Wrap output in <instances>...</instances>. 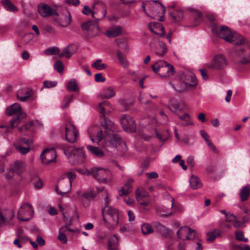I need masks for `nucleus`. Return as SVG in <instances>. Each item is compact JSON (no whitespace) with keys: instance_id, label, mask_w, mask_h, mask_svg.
<instances>
[{"instance_id":"nucleus-55","label":"nucleus","mask_w":250,"mask_h":250,"mask_svg":"<svg viewBox=\"0 0 250 250\" xmlns=\"http://www.w3.org/2000/svg\"><path fill=\"white\" fill-rule=\"evenodd\" d=\"M44 52L46 55H48L58 54L59 53V49L58 47L54 46L47 49Z\"/></svg>"},{"instance_id":"nucleus-59","label":"nucleus","mask_w":250,"mask_h":250,"mask_svg":"<svg viewBox=\"0 0 250 250\" xmlns=\"http://www.w3.org/2000/svg\"><path fill=\"white\" fill-rule=\"evenodd\" d=\"M77 171L83 175H92V168H91L89 169H77Z\"/></svg>"},{"instance_id":"nucleus-41","label":"nucleus","mask_w":250,"mask_h":250,"mask_svg":"<svg viewBox=\"0 0 250 250\" xmlns=\"http://www.w3.org/2000/svg\"><path fill=\"white\" fill-rule=\"evenodd\" d=\"M67 178L69 179V183L67 184L68 190L71 191L72 181L76 178V174L73 170H71L66 173Z\"/></svg>"},{"instance_id":"nucleus-37","label":"nucleus","mask_w":250,"mask_h":250,"mask_svg":"<svg viewBox=\"0 0 250 250\" xmlns=\"http://www.w3.org/2000/svg\"><path fill=\"white\" fill-rule=\"evenodd\" d=\"M171 20L175 22L181 21L183 19V11L182 10H177L174 13L170 14Z\"/></svg>"},{"instance_id":"nucleus-44","label":"nucleus","mask_w":250,"mask_h":250,"mask_svg":"<svg viewBox=\"0 0 250 250\" xmlns=\"http://www.w3.org/2000/svg\"><path fill=\"white\" fill-rule=\"evenodd\" d=\"M101 59H98L92 64V67L98 70H102L107 68V65L104 63L102 62Z\"/></svg>"},{"instance_id":"nucleus-3","label":"nucleus","mask_w":250,"mask_h":250,"mask_svg":"<svg viewBox=\"0 0 250 250\" xmlns=\"http://www.w3.org/2000/svg\"><path fill=\"white\" fill-rule=\"evenodd\" d=\"M6 114L8 116L17 115V117H13L10 121V126L12 128L16 127L21 122V120L25 118L27 116L26 113L22 111L21 105L17 103L7 108Z\"/></svg>"},{"instance_id":"nucleus-17","label":"nucleus","mask_w":250,"mask_h":250,"mask_svg":"<svg viewBox=\"0 0 250 250\" xmlns=\"http://www.w3.org/2000/svg\"><path fill=\"white\" fill-rule=\"evenodd\" d=\"M56 17L54 21L56 22L58 26L61 28H63L69 25L72 21L71 16L70 13H68L66 15H59L57 13L55 14Z\"/></svg>"},{"instance_id":"nucleus-38","label":"nucleus","mask_w":250,"mask_h":250,"mask_svg":"<svg viewBox=\"0 0 250 250\" xmlns=\"http://www.w3.org/2000/svg\"><path fill=\"white\" fill-rule=\"evenodd\" d=\"M250 194V188L249 186H245L243 187L240 193V196L241 198V200L242 201H245L249 197Z\"/></svg>"},{"instance_id":"nucleus-8","label":"nucleus","mask_w":250,"mask_h":250,"mask_svg":"<svg viewBox=\"0 0 250 250\" xmlns=\"http://www.w3.org/2000/svg\"><path fill=\"white\" fill-rule=\"evenodd\" d=\"M104 212V219L105 222L115 225L118 224L119 220V213L117 209L110 206H105Z\"/></svg>"},{"instance_id":"nucleus-35","label":"nucleus","mask_w":250,"mask_h":250,"mask_svg":"<svg viewBox=\"0 0 250 250\" xmlns=\"http://www.w3.org/2000/svg\"><path fill=\"white\" fill-rule=\"evenodd\" d=\"M167 50L166 44L163 42L157 40V56L163 57Z\"/></svg>"},{"instance_id":"nucleus-39","label":"nucleus","mask_w":250,"mask_h":250,"mask_svg":"<svg viewBox=\"0 0 250 250\" xmlns=\"http://www.w3.org/2000/svg\"><path fill=\"white\" fill-rule=\"evenodd\" d=\"M170 233V230L167 229L165 226L157 224V234H160L163 237H167Z\"/></svg>"},{"instance_id":"nucleus-52","label":"nucleus","mask_w":250,"mask_h":250,"mask_svg":"<svg viewBox=\"0 0 250 250\" xmlns=\"http://www.w3.org/2000/svg\"><path fill=\"white\" fill-rule=\"evenodd\" d=\"M9 132V127L7 125H0V135L6 138Z\"/></svg>"},{"instance_id":"nucleus-47","label":"nucleus","mask_w":250,"mask_h":250,"mask_svg":"<svg viewBox=\"0 0 250 250\" xmlns=\"http://www.w3.org/2000/svg\"><path fill=\"white\" fill-rule=\"evenodd\" d=\"M73 99V96L72 95L69 97H65L62 101L60 107L62 109L67 108L69 104L72 102Z\"/></svg>"},{"instance_id":"nucleus-51","label":"nucleus","mask_w":250,"mask_h":250,"mask_svg":"<svg viewBox=\"0 0 250 250\" xmlns=\"http://www.w3.org/2000/svg\"><path fill=\"white\" fill-rule=\"evenodd\" d=\"M63 67L62 62L60 61H56L54 64V69L61 74L63 73Z\"/></svg>"},{"instance_id":"nucleus-53","label":"nucleus","mask_w":250,"mask_h":250,"mask_svg":"<svg viewBox=\"0 0 250 250\" xmlns=\"http://www.w3.org/2000/svg\"><path fill=\"white\" fill-rule=\"evenodd\" d=\"M108 104H109V103L107 102L104 101V102L101 103L99 104V106H98V109H97L99 112L101 114L104 115V113H105V107L106 106H108Z\"/></svg>"},{"instance_id":"nucleus-19","label":"nucleus","mask_w":250,"mask_h":250,"mask_svg":"<svg viewBox=\"0 0 250 250\" xmlns=\"http://www.w3.org/2000/svg\"><path fill=\"white\" fill-rule=\"evenodd\" d=\"M156 0H150L143 3L142 8L145 13L149 17L155 19L156 16Z\"/></svg>"},{"instance_id":"nucleus-29","label":"nucleus","mask_w":250,"mask_h":250,"mask_svg":"<svg viewBox=\"0 0 250 250\" xmlns=\"http://www.w3.org/2000/svg\"><path fill=\"white\" fill-rule=\"evenodd\" d=\"M87 149L90 153L96 157H102L104 155V151L98 147L87 145Z\"/></svg>"},{"instance_id":"nucleus-2","label":"nucleus","mask_w":250,"mask_h":250,"mask_svg":"<svg viewBox=\"0 0 250 250\" xmlns=\"http://www.w3.org/2000/svg\"><path fill=\"white\" fill-rule=\"evenodd\" d=\"M212 32L225 41L235 45H241L245 42V39L238 33L233 32L226 26H222L220 30L215 25L212 29Z\"/></svg>"},{"instance_id":"nucleus-45","label":"nucleus","mask_w":250,"mask_h":250,"mask_svg":"<svg viewBox=\"0 0 250 250\" xmlns=\"http://www.w3.org/2000/svg\"><path fill=\"white\" fill-rule=\"evenodd\" d=\"M179 118L181 120L185 122L182 124L183 126H188L193 124L190 115L188 113H185L183 115L180 116Z\"/></svg>"},{"instance_id":"nucleus-13","label":"nucleus","mask_w":250,"mask_h":250,"mask_svg":"<svg viewBox=\"0 0 250 250\" xmlns=\"http://www.w3.org/2000/svg\"><path fill=\"white\" fill-rule=\"evenodd\" d=\"M82 28L90 37L97 36L99 31L98 22L96 21H87L82 25Z\"/></svg>"},{"instance_id":"nucleus-10","label":"nucleus","mask_w":250,"mask_h":250,"mask_svg":"<svg viewBox=\"0 0 250 250\" xmlns=\"http://www.w3.org/2000/svg\"><path fill=\"white\" fill-rule=\"evenodd\" d=\"M173 66L164 61L157 62V75L161 77L166 78L173 74Z\"/></svg>"},{"instance_id":"nucleus-23","label":"nucleus","mask_w":250,"mask_h":250,"mask_svg":"<svg viewBox=\"0 0 250 250\" xmlns=\"http://www.w3.org/2000/svg\"><path fill=\"white\" fill-rule=\"evenodd\" d=\"M181 79L187 87H194L197 84V80L195 75L191 73L181 76Z\"/></svg>"},{"instance_id":"nucleus-7","label":"nucleus","mask_w":250,"mask_h":250,"mask_svg":"<svg viewBox=\"0 0 250 250\" xmlns=\"http://www.w3.org/2000/svg\"><path fill=\"white\" fill-rule=\"evenodd\" d=\"M34 209L32 205L24 203L21 206L18 211V219L21 221H28L33 215Z\"/></svg>"},{"instance_id":"nucleus-48","label":"nucleus","mask_w":250,"mask_h":250,"mask_svg":"<svg viewBox=\"0 0 250 250\" xmlns=\"http://www.w3.org/2000/svg\"><path fill=\"white\" fill-rule=\"evenodd\" d=\"M240 62L243 64H247L250 62V48L245 50L244 57L242 60L240 61Z\"/></svg>"},{"instance_id":"nucleus-33","label":"nucleus","mask_w":250,"mask_h":250,"mask_svg":"<svg viewBox=\"0 0 250 250\" xmlns=\"http://www.w3.org/2000/svg\"><path fill=\"white\" fill-rule=\"evenodd\" d=\"M117 56L122 67L125 69H127L129 67V62L125 55L120 50H118Z\"/></svg>"},{"instance_id":"nucleus-63","label":"nucleus","mask_w":250,"mask_h":250,"mask_svg":"<svg viewBox=\"0 0 250 250\" xmlns=\"http://www.w3.org/2000/svg\"><path fill=\"white\" fill-rule=\"evenodd\" d=\"M106 237V233L104 231L100 230L97 233V237L100 239L103 240Z\"/></svg>"},{"instance_id":"nucleus-14","label":"nucleus","mask_w":250,"mask_h":250,"mask_svg":"<svg viewBox=\"0 0 250 250\" xmlns=\"http://www.w3.org/2000/svg\"><path fill=\"white\" fill-rule=\"evenodd\" d=\"M121 123L124 130L128 132H135L136 125L135 120L128 115H123L120 119Z\"/></svg>"},{"instance_id":"nucleus-42","label":"nucleus","mask_w":250,"mask_h":250,"mask_svg":"<svg viewBox=\"0 0 250 250\" xmlns=\"http://www.w3.org/2000/svg\"><path fill=\"white\" fill-rule=\"evenodd\" d=\"M169 137V133L167 130L163 132H157V139L161 143V146Z\"/></svg>"},{"instance_id":"nucleus-34","label":"nucleus","mask_w":250,"mask_h":250,"mask_svg":"<svg viewBox=\"0 0 250 250\" xmlns=\"http://www.w3.org/2000/svg\"><path fill=\"white\" fill-rule=\"evenodd\" d=\"M189 182L191 188L193 189L199 188L202 186V184L199 178L194 175L191 176Z\"/></svg>"},{"instance_id":"nucleus-50","label":"nucleus","mask_w":250,"mask_h":250,"mask_svg":"<svg viewBox=\"0 0 250 250\" xmlns=\"http://www.w3.org/2000/svg\"><path fill=\"white\" fill-rule=\"evenodd\" d=\"M141 230L144 235H147L153 232L151 226L148 224H144L141 226Z\"/></svg>"},{"instance_id":"nucleus-22","label":"nucleus","mask_w":250,"mask_h":250,"mask_svg":"<svg viewBox=\"0 0 250 250\" xmlns=\"http://www.w3.org/2000/svg\"><path fill=\"white\" fill-rule=\"evenodd\" d=\"M14 216L12 210L4 209L0 211V226H3L9 223Z\"/></svg>"},{"instance_id":"nucleus-20","label":"nucleus","mask_w":250,"mask_h":250,"mask_svg":"<svg viewBox=\"0 0 250 250\" xmlns=\"http://www.w3.org/2000/svg\"><path fill=\"white\" fill-rule=\"evenodd\" d=\"M26 167V163L21 160H17L11 164L9 168V171L12 173L15 172L18 175L21 176L24 172V169Z\"/></svg>"},{"instance_id":"nucleus-21","label":"nucleus","mask_w":250,"mask_h":250,"mask_svg":"<svg viewBox=\"0 0 250 250\" xmlns=\"http://www.w3.org/2000/svg\"><path fill=\"white\" fill-rule=\"evenodd\" d=\"M38 11L39 14L42 17H46L51 15L57 14L55 9L52 8L47 4H41L38 6Z\"/></svg>"},{"instance_id":"nucleus-6","label":"nucleus","mask_w":250,"mask_h":250,"mask_svg":"<svg viewBox=\"0 0 250 250\" xmlns=\"http://www.w3.org/2000/svg\"><path fill=\"white\" fill-rule=\"evenodd\" d=\"M64 153L67 157L70 162L74 164H79L83 163L85 159L83 148L74 147L71 151L64 150Z\"/></svg>"},{"instance_id":"nucleus-25","label":"nucleus","mask_w":250,"mask_h":250,"mask_svg":"<svg viewBox=\"0 0 250 250\" xmlns=\"http://www.w3.org/2000/svg\"><path fill=\"white\" fill-rule=\"evenodd\" d=\"M83 13L84 15H89L91 14L92 17L96 18L98 20H101L104 18L106 15V12L104 10H102L101 11L102 14L101 16L99 15V13L94 10H91L88 6H84L83 10Z\"/></svg>"},{"instance_id":"nucleus-12","label":"nucleus","mask_w":250,"mask_h":250,"mask_svg":"<svg viewBox=\"0 0 250 250\" xmlns=\"http://www.w3.org/2000/svg\"><path fill=\"white\" fill-rule=\"evenodd\" d=\"M56 152L54 148H46L40 154L42 163L45 165L56 162Z\"/></svg>"},{"instance_id":"nucleus-31","label":"nucleus","mask_w":250,"mask_h":250,"mask_svg":"<svg viewBox=\"0 0 250 250\" xmlns=\"http://www.w3.org/2000/svg\"><path fill=\"white\" fill-rule=\"evenodd\" d=\"M102 94L103 96L105 99L112 98L116 95L115 89L113 86H108L103 90Z\"/></svg>"},{"instance_id":"nucleus-32","label":"nucleus","mask_w":250,"mask_h":250,"mask_svg":"<svg viewBox=\"0 0 250 250\" xmlns=\"http://www.w3.org/2000/svg\"><path fill=\"white\" fill-rule=\"evenodd\" d=\"M182 104V103H178L174 98H172L169 101V108L173 112L181 111L183 109Z\"/></svg>"},{"instance_id":"nucleus-18","label":"nucleus","mask_w":250,"mask_h":250,"mask_svg":"<svg viewBox=\"0 0 250 250\" xmlns=\"http://www.w3.org/2000/svg\"><path fill=\"white\" fill-rule=\"evenodd\" d=\"M65 129L66 140L70 143H74L77 140L78 135V132L75 126L72 123H69L66 125Z\"/></svg>"},{"instance_id":"nucleus-16","label":"nucleus","mask_w":250,"mask_h":250,"mask_svg":"<svg viewBox=\"0 0 250 250\" xmlns=\"http://www.w3.org/2000/svg\"><path fill=\"white\" fill-rule=\"evenodd\" d=\"M176 233L179 239L189 240L195 238V231L186 226L181 227Z\"/></svg>"},{"instance_id":"nucleus-4","label":"nucleus","mask_w":250,"mask_h":250,"mask_svg":"<svg viewBox=\"0 0 250 250\" xmlns=\"http://www.w3.org/2000/svg\"><path fill=\"white\" fill-rule=\"evenodd\" d=\"M174 199L167 192L164 195L163 204L157 208V214L163 217H168L173 213L172 208L174 207Z\"/></svg>"},{"instance_id":"nucleus-58","label":"nucleus","mask_w":250,"mask_h":250,"mask_svg":"<svg viewBox=\"0 0 250 250\" xmlns=\"http://www.w3.org/2000/svg\"><path fill=\"white\" fill-rule=\"evenodd\" d=\"M192 13L193 16L194 17L195 21H196V23H198L199 21L202 16L201 13L198 10L193 9L192 11Z\"/></svg>"},{"instance_id":"nucleus-49","label":"nucleus","mask_w":250,"mask_h":250,"mask_svg":"<svg viewBox=\"0 0 250 250\" xmlns=\"http://www.w3.org/2000/svg\"><path fill=\"white\" fill-rule=\"evenodd\" d=\"M59 234L58 235V239L63 244H66L67 242V238L65 234L63 228H61L59 231Z\"/></svg>"},{"instance_id":"nucleus-62","label":"nucleus","mask_w":250,"mask_h":250,"mask_svg":"<svg viewBox=\"0 0 250 250\" xmlns=\"http://www.w3.org/2000/svg\"><path fill=\"white\" fill-rule=\"evenodd\" d=\"M95 80L96 82H104L105 79L101 73H97L95 75Z\"/></svg>"},{"instance_id":"nucleus-5","label":"nucleus","mask_w":250,"mask_h":250,"mask_svg":"<svg viewBox=\"0 0 250 250\" xmlns=\"http://www.w3.org/2000/svg\"><path fill=\"white\" fill-rule=\"evenodd\" d=\"M92 176L101 183H109L112 180V174L111 171L102 167H92Z\"/></svg>"},{"instance_id":"nucleus-54","label":"nucleus","mask_w":250,"mask_h":250,"mask_svg":"<svg viewBox=\"0 0 250 250\" xmlns=\"http://www.w3.org/2000/svg\"><path fill=\"white\" fill-rule=\"evenodd\" d=\"M166 35L165 27L161 23H157V36L160 37H164Z\"/></svg>"},{"instance_id":"nucleus-60","label":"nucleus","mask_w":250,"mask_h":250,"mask_svg":"<svg viewBox=\"0 0 250 250\" xmlns=\"http://www.w3.org/2000/svg\"><path fill=\"white\" fill-rule=\"evenodd\" d=\"M187 163L188 166L191 167H194L195 165V162L194 160V158L192 156H189L187 158Z\"/></svg>"},{"instance_id":"nucleus-40","label":"nucleus","mask_w":250,"mask_h":250,"mask_svg":"<svg viewBox=\"0 0 250 250\" xmlns=\"http://www.w3.org/2000/svg\"><path fill=\"white\" fill-rule=\"evenodd\" d=\"M2 3L4 8L10 12H16L18 10V8L16 7L10 0H4L2 1Z\"/></svg>"},{"instance_id":"nucleus-11","label":"nucleus","mask_w":250,"mask_h":250,"mask_svg":"<svg viewBox=\"0 0 250 250\" xmlns=\"http://www.w3.org/2000/svg\"><path fill=\"white\" fill-rule=\"evenodd\" d=\"M227 65L225 58L222 55L215 56L208 67L215 70H221L224 69Z\"/></svg>"},{"instance_id":"nucleus-24","label":"nucleus","mask_w":250,"mask_h":250,"mask_svg":"<svg viewBox=\"0 0 250 250\" xmlns=\"http://www.w3.org/2000/svg\"><path fill=\"white\" fill-rule=\"evenodd\" d=\"M136 198L137 201L143 205H147L150 203L149 198L143 189L141 190L139 189L136 190Z\"/></svg>"},{"instance_id":"nucleus-26","label":"nucleus","mask_w":250,"mask_h":250,"mask_svg":"<svg viewBox=\"0 0 250 250\" xmlns=\"http://www.w3.org/2000/svg\"><path fill=\"white\" fill-rule=\"evenodd\" d=\"M133 181L134 180L132 178L128 179L125 185L119 190V196L117 197L118 199L119 197L126 196L131 192L132 188L131 184Z\"/></svg>"},{"instance_id":"nucleus-36","label":"nucleus","mask_w":250,"mask_h":250,"mask_svg":"<svg viewBox=\"0 0 250 250\" xmlns=\"http://www.w3.org/2000/svg\"><path fill=\"white\" fill-rule=\"evenodd\" d=\"M221 233V230L219 229H215L208 233L207 240L209 242H212L214 241L217 236H220Z\"/></svg>"},{"instance_id":"nucleus-27","label":"nucleus","mask_w":250,"mask_h":250,"mask_svg":"<svg viewBox=\"0 0 250 250\" xmlns=\"http://www.w3.org/2000/svg\"><path fill=\"white\" fill-rule=\"evenodd\" d=\"M76 51V47L74 45L70 44L63 48L59 56L60 57H65L67 58H70Z\"/></svg>"},{"instance_id":"nucleus-43","label":"nucleus","mask_w":250,"mask_h":250,"mask_svg":"<svg viewBox=\"0 0 250 250\" xmlns=\"http://www.w3.org/2000/svg\"><path fill=\"white\" fill-rule=\"evenodd\" d=\"M157 4H159V6L157 5V8L160 10V11L157 13V15H159L160 17L158 20L160 21H163L165 19L164 15L166 8L164 5L161 2L158 1V0H157Z\"/></svg>"},{"instance_id":"nucleus-56","label":"nucleus","mask_w":250,"mask_h":250,"mask_svg":"<svg viewBox=\"0 0 250 250\" xmlns=\"http://www.w3.org/2000/svg\"><path fill=\"white\" fill-rule=\"evenodd\" d=\"M236 238L237 240L241 241L247 242L248 241L247 238L244 237L243 231L239 230L235 232Z\"/></svg>"},{"instance_id":"nucleus-46","label":"nucleus","mask_w":250,"mask_h":250,"mask_svg":"<svg viewBox=\"0 0 250 250\" xmlns=\"http://www.w3.org/2000/svg\"><path fill=\"white\" fill-rule=\"evenodd\" d=\"M66 87L68 90L70 91H77L79 90L77 82L74 79L68 81Z\"/></svg>"},{"instance_id":"nucleus-1","label":"nucleus","mask_w":250,"mask_h":250,"mask_svg":"<svg viewBox=\"0 0 250 250\" xmlns=\"http://www.w3.org/2000/svg\"><path fill=\"white\" fill-rule=\"evenodd\" d=\"M102 126L104 130H99L97 126H92L88 128V133L91 142L95 143V138L97 140V144L102 146L107 151H111L112 149L117 148L119 150H124L126 149L125 143L122 141L121 137L114 133L116 126L110 120L104 119L102 122Z\"/></svg>"},{"instance_id":"nucleus-9","label":"nucleus","mask_w":250,"mask_h":250,"mask_svg":"<svg viewBox=\"0 0 250 250\" xmlns=\"http://www.w3.org/2000/svg\"><path fill=\"white\" fill-rule=\"evenodd\" d=\"M32 144L33 141L31 139L21 138L15 141L13 145L21 154H26L30 151Z\"/></svg>"},{"instance_id":"nucleus-64","label":"nucleus","mask_w":250,"mask_h":250,"mask_svg":"<svg viewBox=\"0 0 250 250\" xmlns=\"http://www.w3.org/2000/svg\"><path fill=\"white\" fill-rule=\"evenodd\" d=\"M148 28L151 32L156 34V23L155 22H151L148 24Z\"/></svg>"},{"instance_id":"nucleus-30","label":"nucleus","mask_w":250,"mask_h":250,"mask_svg":"<svg viewBox=\"0 0 250 250\" xmlns=\"http://www.w3.org/2000/svg\"><path fill=\"white\" fill-rule=\"evenodd\" d=\"M118 245V238L117 235L115 234L111 235L108 241V250H117Z\"/></svg>"},{"instance_id":"nucleus-28","label":"nucleus","mask_w":250,"mask_h":250,"mask_svg":"<svg viewBox=\"0 0 250 250\" xmlns=\"http://www.w3.org/2000/svg\"><path fill=\"white\" fill-rule=\"evenodd\" d=\"M122 33V28L119 26L113 27L109 29L105 32V35L109 38H114L118 36Z\"/></svg>"},{"instance_id":"nucleus-15","label":"nucleus","mask_w":250,"mask_h":250,"mask_svg":"<svg viewBox=\"0 0 250 250\" xmlns=\"http://www.w3.org/2000/svg\"><path fill=\"white\" fill-rule=\"evenodd\" d=\"M17 98L21 102H25L29 99L34 100L36 99L37 96L31 89L28 87H23L17 91Z\"/></svg>"},{"instance_id":"nucleus-61","label":"nucleus","mask_w":250,"mask_h":250,"mask_svg":"<svg viewBox=\"0 0 250 250\" xmlns=\"http://www.w3.org/2000/svg\"><path fill=\"white\" fill-rule=\"evenodd\" d=\"M44 86L46 88H51L55 86L57 84V82L55 81H44Z\"/></svg>"},{"instance_id":"nucleus-57","label":"nucleus","mask_w":250,"mask_h":250,"mask_svg":"<svg viewBox=\"0 0 250 250\" xmlns=\"http://www.w3.org/2000/svg\"><path fill=\"white\" fill-rule=\"evenodd\" d=\"M33 125V122L31 121L27 124H25L24 126L21 127H19V131L22 133H24V130L28 131L30 130L32 126Z\"/></svg>"}]
</instances>
